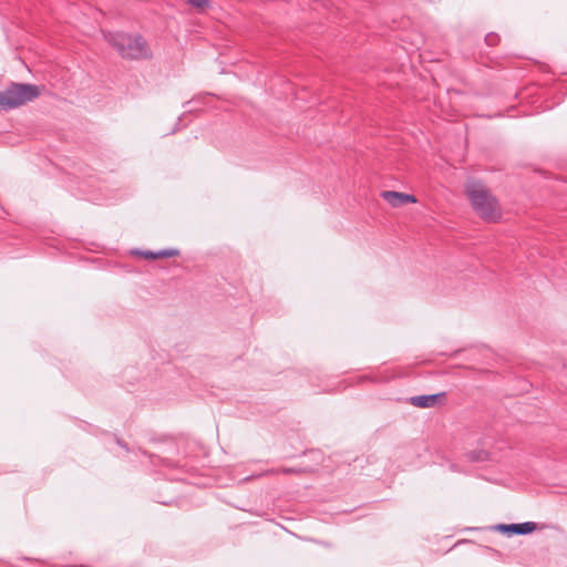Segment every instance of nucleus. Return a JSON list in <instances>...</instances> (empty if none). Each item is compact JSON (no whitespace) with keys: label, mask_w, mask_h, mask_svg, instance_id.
I'll use <instances>...</instances> for the list:
<instances>
[{"label":"nucleus","mask_w":567,"mask_h":567,"mask_svg":"<svg viewBox=\"0 0 567 567\" xmlns=\"http://www.w3.org/2000/svg\"><path fill=\"white\" fill-rule=\"evenodd\" d=\"M381 197L392 207H401L404 205L403 193L394 190H384L381 193Z\"/></svg>","instance_id":"nucleus-6"},{"label":"nucleus","mask_w":567,"mask_h":567,"mask_svg":"<svg viewBox=\"0 0 567 567\" xmlns=\"http://www.w3.org/2000/svg\"><path fill=\"white\" fill-rule=\"evenodd\" d=\"M445 392L426 395H415L409 399V402L416 408L426 409L443 404Z\"/></svg>","instance_id":"nucleus-4"},{"label":"nucleus","mask_w":567,"mask_h":567,"mask_svg":"<svg viewBox=\"0 0 567 567\" xmlns=\"http://www.w3.org/2000/svg\"><path fill=\"white\" fill-rule=\"evenodd\" d=\"M466 457L471 462H482V461H485L487 458V453L484 452V451H477V452L476 451H472V452L466 454Z\"/></svg>","instance_id":"nucleus-7"},{"label":"nucleus","mask_w":567,"mask_h":567,"mask_svg":"<svg viewBox=\"0 0 567 567\" xmlns=\"http://www.w3.org/2000/svg\"><path fill=\"white\" fill-rule=\"evenodd\" d=\"M177 255H178V250H176V249H163V250L155 251L156 259L174 257Z\"/></svg>","instance_id":"nucleus-8"},{"label":"nucleus","mask_w":567,"mask_h":567,"mask_svg":"<svg viewBox=\"0 0 567 567\" xmlns=\"http://www.w3.org/2000/svg\"><path fill=\"white\" fill-rule=\"evenodd\" d=\"M276 473L292 474V473H299V470L292 468V467H282L281 470L276 471Z\"/></svg>","instance_id":"nucleus-11"},{"label":"nucleus","mask_w":567,"mask_h":567,"mask_svg":"<svg viewBox=\"0 0 567 567\" xmlns=\"http://www.w3.org/2000/svg\"><path fill=\"white\" fill-rule=\"evenodd\" d=\"M498 41L499 37L496 33H488L485 37V42L487 43V45L494 47L498 43Z\"/></svg>","instance_id":"nucleus-9"},{"label":"nucleus","mask_w":567,"mask_h":567,"mask_svg":"<svg viewBox=\"0 0 567 567\" xmlns=\"http://www.w3.org/2000/svg\"><path fill=\"white\" fill-rule=\"evenodd\" d=\"M496 529L508 535H527L536 529V523L525 522L520 524H499L496 526Z\"/></svg>","instance_id":"nucleus-5"},{"label":"nucleus","mask_w":567,"mask_h":567,"mask_svg":"<svg viewBox=\"0 0 567 567\" xmlns=\"http://www.w3.org/2000/svg\"><path fill=\"white\" fill-rule=\"evenodd\" d=\"M467 195L474 210L486 220H495L499 216L496 199L481 184L467 186Z\"/></svg>","instance_id":"nucleus-3"},{"label":"nucleus","mask_w":567,"mask_h":567,"mask_svg":"<svg viewBox=\"0 0 567 567\" xmlns=\"http://www.w3.org/2000/svg\"><path fill=\"white\" fill-rule=\"evenodd\" d=\"M403 202L404 205L408 203H416V197L414 195L403 193Z\"/></svg>","instance_id":"nucleus-12"},{"label":"nucleus","mask_w":567,"mask_h":567,"mask_svg":"<svg viewBox=\"0 0 567 567\" xmlns=\"http://www.w3.org/2000/svg\"><path fill=\"white\" fill-rule=\"evenodd\" d=\"M40 95L39 86L27 83H11L0 92V109L12 110Z\"/></svg>","instance_id":"nucleus-2"},{"label":"nucleus","mask_w":567,"mask_h":567,"mask_svg":"<svg viewBox=\"0 0 567 567\" xmlns=\"http://www.w3.org/2000/svg\"><path fill=\"white\" fill-rule=\"evenodd\" d=\"M104 39L124 59L138 60L151 56V50L143 37L124 32L104 33Z\"/></svg>","instance_id":"nucleus-1"},{"label":"nucleus","mask_w":567,"mask_h":567,"mask_svg":"<svg viewBox=\"0 0 567 567\" xmlns=\"http://www.w3.org/2000/svg\"><path fill=\"white\" fill-rule=\"evenodd\" d=\"M141 255H142L145 259H156L155 251L145 250V251H142V252H141Z\"/></svg>","instance_id":"nucleus-13"},{"label":"nucleus","mask_w":567,"mask_h":567,"mask_svg":"<svg viewBox=\"0 0 567 567\" xmlns=\"http://www.w3.org/2000/svg\"><path fill=\"white\" fill-rule=\"evenodd\" d=\"M187 2L196 9L203 10L208 6L207 0H187Z\"/></svg>","instance_id":"nucleus-10"}]
</instances>
